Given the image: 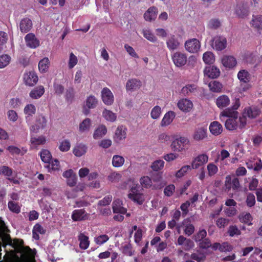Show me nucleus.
<instances>
[{
  "label": "nucleus",
  "instance_id": "1",
  "mask_svg": "<svg viewBox=\"0 0 262 262\" xmlns=\"http://www.w3.org/2000/svg\"><path fill=\"white\" fill-rule=\"evenodd\" d=\"M246 108L243 110V113L242 117H239V121L240 123L238 125L237 122V118H228L225 122V127L229 130L236 129L238 127L243 128L246 125Z\"/></svg>",
  "mask_w": 262,
  "mask_h": 262
},
{
  "label": "nucleus",
  "instance_id": "2",
  "mask_svg": "<svg viewBox=\"0 0 262 262\" xmlns=\"http://www.w3.org/2000/svg\"><path fill=\"white\" fill-rule=\"evenodd\" d=\"M241 185L239 179L234 175H228L226 177L225 182V190L229 192L232 190L237 191L240 189Z\"/></svg>",
  "mask_w": 262,
  "mask_h": 262
},
{
  "label": "nucleus",
  "instance_id": "3",
  "mask_svg": "<svg viewBox=\"0 0 262 262\" xmlns=\"http://www.w3.org/2000/svg\"><path fill=\"white\" fill-rule=\"evenodd\" d=\"M239 106V99L236 98L231 107H228L221 113L220 117H226L229 118H237L238 113L236 110L238 108Z\"/></svg>",
  "mask_w": 262,
  "mask_h": 262
},
{
  "label": "nucleus",
  "instance_id": "4",
  "mask_svg": "<svg viewBox=\"0 0 262 262\" xmlns=\"http://www.w3.org/2000/svg\"><path fill=\"white\" fill-rule=\"evenodd\" d=\"M189 140L186 137H181L174 140L171 143V147L173 150L181 152L186 148Z\"/></svg>",
  "mask_w": 262,
  "mask_h": 262
},
{
  "label": "nucleus",
  "instance_id": "5",
  "mask_svg": "<svg viewBox=\"0 0 262 262\" xmlns=\"http://www.w3.org/2000/svg\"><path fill=\"white\" fill-rule=\"evenodd\" d=\"M90 214L84 209L74 210L72 213L71 219L74 222H80L90 219Z\"/></svg>",
  "mask_w": 262,
  "mask_h": 262
},
{
  "label": "nucleus",
  "instance_id": "6",
  "mask_svg": "<svg viewBox=\"0 0 262 262\" xmlns=\"http://www.w3.org/2000/svg\"><path fill=\"white\" fill-rule=\"evenodd\" d=\"M171 58L174 65L179 68L185 65L187 61L186 54L181 52L174 53L171 56Z\"/></svg>",
  "mask_w": 262,
  "mask_h": 262
},
{
  "label": "nucleus",
  "instance_id": "7",
  "mask_svg": "<svg viewBox=\"0 0 262 262\" xmlns=\"http://www.w3.org/2000/svg\"><path fill=\"white\" fill-rule=\"evenodd\" d=\"M185 48L190 53H197L201 48V43L198 39L192 38L185 42Z\"/></svg>",
  "mask_w": 262,
  "mask_h": 262
},
{
  "label": "nucleus",
  "instance_id": "8",
  "mask_svg": "<svg viewBox=\"0 0 262 262\" xmlns=\"http://www.w3.org/2000/svg\"><path fill=\"white\" fill-rule=\"evenodd\" d=\"M137 186L132 187L130 189V192L128 194V197L134 202L139 205H141L144 201L143 194L140 193Z\"/></svg>",
  "mask_w": 262,
  "mask_h": 262
},
{
  "label": "nucleus",
  "instance_id": "9",
  "mask_svg": "<svg viewBox=\"0 0 262 262\" xmlns=\"http://www.w3.org/2000/svg\"><path fill=\"white\" fill-rule=\"evenodd\" d=\"M101 98L103 103L107 105H112L114 101V95L107 88H104L101 91Z\"/></svg>",
  "mask_w": 262,
  "mask_h": 262
},
{
  "label": "nucleus",
  "instance_id": "10",
  "mask_svg": "<svg viewBox=\"0 0 262 262\" xmlns=\"http://www.w3.org/2000/svg\"><path fill=\"white\" fill-rule=\"evenodd\" d=\"M208 161V156L206 154H201L195 157L191 163L192 169H198L206 164Z\"/></svg>",
  "mask_w": 262,
  "mask_h": 262
},
{
  "label": "nucleus",
  "instance_id": "11",
  "mask_svg": "<svg viewBox=\"0 0 262 262\" xmlns=\"http://www.w3.org/2000/svg\"><path fill=\"white\" fill-rule=\"evenodd\" d=\"M212 45L213 49L216 50L222 51L227 46V40L224 37H215L212 40Z\"/></svg>",
  "mask_w": 262,
  "mask_h": 262
},
{
  "label": "nucleus",
  "instance_id": "12",
  "mask_svg": "<svg viewBox=\"0 0 262 262\" xmlns=\"http://www.w3.org/2000/svg\"><path fill=\"white\" fill-rule=\"evenodd\" d=\"M127 128L123 126H118L114 136V140L116 143H119L121 140H124L126 137Z\"/></svg>",
  "mask_w": 262,
  "mask_h": 262
},
{
  "label": "nucleus",
  "instance_id": "13",
  "mask_svg": "<svg viewBox=\"0 0 262 262\" xmlns=\"http://www.w3.org/2000/svg\"><path fill=\"white\" fill-rule=\"evenodd\" d=\"M24 79L26 85L32 86L38 81V76L34 72L30 71L24 74Z\"/></svg>",
  "mask_w": 262,
  "mask_h": 262
},
{
  "label": "nucleus",
  "instance_id": "14",
  "mask_svg": "<svg viewBox=\"0 0 262 262\" xmlns=\"http://www.w3.org/2000/svg\"><path fill=\"white\" fill-rule=\"evenodd\" d=\"M25 40L27 47L30 48H36L39 45V41L32 33L27 34L25 37Z\"/></svg>",
  "mask_w": 262,
  "mask_h": 262
},
{
  "label": "nucleus",
  "instance_id": "15",
  "mask_svg": "<svg viewBox=\"0 0 262 262\" xmlns=\"http://www.w3.org/2000/svg\"><path fill=\"white\" fill-rule=\"evenodd\" d=\"M32 20L28 17H25L21 19L19 23V29L21 33L29 32L32 28Z\"/></svg>",
  "mask_w": 262,
  "mask_h": 262
},
{
  "label": "nucleus",
  "instance_id": "16",
  "mask_svg": "<svg viewBox=\"0 0 262 262\" xmlns=\"http://www.w3.org/2000/svg\"><path fill=\"white\" fill-rule=\"evenodd\" d=\"M179 108L184 112H189L193 107V103L190 100L186 98H183L178 102Z\"/></svg>",
  "mask_w": 262,
  "mask_h": 262
},
{
  "label": "nucleus",
  "instance_id": "17",
  "mask_svg": "<svg viewBox=\"0 0 262 262\" xmlns=\"http://www.w3.org/2000/svg\"><path fill=\"white\" fill-rule=\"evenodd\" d=\"M142 86V82L137 78L128 79L126 83V89L131 92L139 89Z\"/></svg>",
  "mask_w": 262,
  "mask_h": 262
},
{
  "label": "nucleus",
  "instance_id": "18",
  "mask_svg": "<svg viewBox=\"0 0 262 262\" xmlns=\"http://www.w3.org/2000/svg\"><path fill=\"white\" fill-rule=\"evenodd\" d=\"M158 9L155 6H152L145 11L144 14V18L146 21L150 22L156 19Z\"/></svg>",
  "mask_w": 262,
  "mask_h": 262
},
{
  "label": "nucleus",
  "instance_id": "19",
  "mask_svg": "<svg viewBox=\"0 0 262 262\" xmlns=\"http://www.w3.org/2000/svg\"><path fill=\"white\" fill-rule=\"evenodd\" d=\"M77 238L79 242V248L82 250L87 249L90 244L89 236L84 232H80Z\"/></svg>",
  "mask_w": 262,
  "mask_h": 262
},
{
  "label": "nucleus",
  "instance_id": "20",
  "mask_svg": "<svg viewBox=\"0 0 262 262\" xmlns=\"http://www.w3.org/2000/svg\"><path fill=\"white\" fill-rule=\"evenodd\" d=\"M113 210L114 213L124 214L126 213L127 209L123 207V204L120 199H116L113 202Z\"/></svg>",
  "mask_w": 262,
  "mask_h": 262
},
{
  "label": "nucleus",
  "instance_id": "21",
  "mask_svg": "<svg viewBox=\"0 0 262 262\" xmlns=\"http://www.w3.org/2000/svg\"><path fill=\"white\" fill-rule=\"evenodd\" d=\"M204 74L208 77L214 79L220 76V71L215 67L210 66L205 69Z\"/></svg>",
  "mask_w": 262,
  "mask_h": 262
},
{
  "label": "nucleus",
  "instance_id": "22",
  "mask_svg": "<svg viewBox=\"0 0 262 262\" xmlns=\"http://www.w3.org/2000/svg\"><path fill=\"white\" fill-rule=\"evenodd\" d=\"M230 102L228 96L226 95H222L216 98L215 103L219 108L222 109L228 106Z\"/></svg>",
  "mask_w": 262,
  "mask_h": 262
},
{
  "label": "nucleus",
  "instance_id": "23",
  "mask_svg": "<svg viewBox=\"0 0 262 262\" xmlns=\"http://www.w3.org/2000/svg\"><path fill=\"white\" fill-rule=\"evenodd\" d=\"M222 62L224 67L228 68H232L236 64L235 58L232 56H224L222 59Z\"/></svg>",
  "mask_w": 262,
  "mask_h": 262
},
{
  "label": "nucleus",
  "instance_id": "24",
  "mask_svg": "<svg viewBox=\"0 0 262 262\" xmlns=\"http://www.w3.org/2000/svg\"><path fill=\"white\" fill-rule=\"evenodd\" d=\"M45 93L44 87L42 85L35 88L29 93L30 97L34 99L40 98Z\"/></svg>",
  "mask_w": 262,
  "mask_h": 262
},
{
  "label": "nucleus",
  "instance_id": "25",
  "mask_svg": "<svg viewBox=\"0 0 262 262\" xmlns=\"http://www.w3.org/2000/svg\"><path fill=\"white\" fill-rule=\"evenodd\" d=\"M7 149L12 155L24 156L27 152V149L25 147H23L21 149H20L18 147L13 145L9 146Z\"/></svg>",
  "mask_w": 262,
  "mask_h": 262
},
{
  "label": "nucleus",
  "instance_id": "26",
  "mask_svg": "<svg viewBox=\"0 0 262 262\" xmlns=\"http://www.w3.org/2000/svg\"><path fill=\"white\" fill-rule=\"evenodd\" d=\"M175 116V113L172 111H169L166 113L161 121V126H166L169 125L173 121Z\"/></svg>",
  "mask_w": 262,
  "mask_h": 262
},
{
  "label": "nucleus",
  "instance_id": "27",
  "mask_svg": "<svg viewBox=\"0 0 262 262\" xmlns=\"http://www.w3.org/2000/svg\"><path fill=\"white\" fill-rule=\"evenodd\" d=\"M250 25L253 28L257 30H260L262 29V15H253L252 19L250 21Z\"/></svg>",
  "mask_w": 262,
  "mask_h": 262
},
{
  "label": "nucleus",
  "instance_id": "28",
  "mask_svg": "<svg viewBox=\"0 0 262 262\" xmlns=\"http://www.w3.org/2000/svg\"><path fill=\"white\" fill-rule=\"evenodd\" d=\"M209 129L212 134L217 136L222 133L223 127L219 122L214 121L210 124Z\"/></svg>",
  "mask_w": 262,
  "mask_h": 262
},
{
  "label": "nucleus",
  "instance_id": "29",
  "mask_svg": "<svg viewBox=\"0 0 262 262\" xmlns=\"http://www.w3.org/2000/svg\"><path fill=\"white\" fill-rule=\"evenodd\" d=\"M189 257L192 260H195L196 262H204L206 259V254L200 250H197L196 252L191 253Z\"/></svg>",
  "mask_w": 262,
  "mask_h": 262
},
{
  "label": "nucleus",
  "instance_id": "30",
  "mask_svg": "<svg viewBox=\"0 0 262 262\" xmlns=\"http://www.w3.org/2000/svg\"><path fill=\"white\" fill-rule=\"evenodd\" d=\"M167 48L170 50H174L178 48L180 42L174 35L171 36L166 41Z\"/></svg>",
  "mask_w": 262,
  "mask_h": 262
},
{
  "label": "nucleus",
  "instance_id": "31",
  "mask_svg": "<svg viewBox=\"0 0 262 262\" xmlns=\"http://www.w3.org/2000/svg\"><path fill=\"white\" fill-rule=\"evenodd\" d=\"M31 145L34 147L43 145L46 142V138L43 136H40L38 137H31L30 138Z\"/></svg>",
  "mask_w": 262,
  "mask_h": 262
},
{
  "label": "nucleus",
  "instance_id": "32",
  "mask_svg": "<svg viewBox=\"0 0 262 262\" xmlns=\"http://www.w3.org/2000/svg\"><path fill=\"white\" fill-rule=\"evenodd\" d=\"M87 150V147L83 144H79L76 146L73 150V152L76 157H80L84 155Z\"/></svg>",
  "mask_w": 262,
  "mask_h": 262
},
{
  "label": "nucleus",
  "instance_id": "33",
  "mask_svg": "<svg viewBox=\"0 0 262 262\" xmlns=\"http://www.w3.org/2000/svg\"><path fill=\"white\" fill-rule=\"evenodd\" d=\"M107 132V129L105 125H100L94 132L93 137L95 139H98L104 136Z\"/></svg>",
  "mask_w": 262,
  "mask_h": 262
},
{
  "label": "nucleus",
  "instance_id": "34",
  "mask_svg": "<svg viewBox=\"0 0 262 262\" xmlns=\"http://www.w3.org/2000/svg\"><path fill=\"white\" fill-rule=\"evenodd\" d=\"M208 86L213 92H220L223 88L222 84L218 81L212 80L210 81L208 84Z\"/></svg>",
  "mask_w": 262,
  "mask_h": 262
},
{
  "label": "nucleus",
  "instance_id": "35",
  "mask_svg": "<svg viewBox=\"0 0 262 262\" xmlns=\"http://www.w3.org/2000/svg\"><path fill=\"white\" fill-rule=\"evenodd\" d=\"M260 109L256 106H251L247 109V116L251 118H255L260 114Z\"/></svg>",
  "mask_w": 262,
  "mask_h": 262
},
{
  "label": "nucleus",
  "instance_id": "36",
  "mask_svg": "<svg viewBox=\"0 0 262 262\" xmlns=\"http://www.w3.org/2000/svg\"><path fill=\"white\" fill-rule=\"evenodd\" d=\"M39 155L42 161L44 163H48L52 160V155L50 151L47 149H42L40 151Z\"/></svg>",
  "mask_w": 262,
  "mask_h": 262
},
{
  "label": "nucleus",
  "instance_id": "37",
  "mask_svg": "<svg viewBox=\"0 0 262 262\" xmlns=\"http://www.w3.org/2000/svg\"><path fill=\"white\" fill-rule=\"evenodd\" d=\"M50 61L47 57L43 58L38 63V69L40 72H47L49 67Z\"/></svg>",
  "mask_w": 262,
  "mask_h": 262
},
{
  "label": "nucleus",
  "instance_id": "38",
  "mask_svg": "<svg viewBox=\"0 0 262 262\" xmlns=\"http://www.w3.org/2000/svg\"><path fill=\"white\" fill-rule=\"evenodd\" d=\"M206 136V129L203 127L198 128L194 133L193 138L195 140H203Z\"/></svg>",
  "mask_w": 262,
  "mask_h": 262
},
{
  "label": "nucleus",
  "instance_id": "39",
  "mask_svg": "<svg viewBox=\"0 0 262 262\" xmlns=\"http://www.w3.org/2000/svg\"><path fill=\"white\" fill-rule=\"evenodd\" d=\"M35 112V106L32 104H27L24 108V113L26 115V117L27 119L34 115Z\"/></svg>",
  "mask_w": 262,
  "mask_h": 262
},
{
  "label": "nucleus",
  "instance_id": "40",
  "mask_svg": "<svg viewBox=\"0 0 262 262\" xmlns=\"http://www.w3.org/2000/svg\"><path fill=\"white\" fill-rule=\"evenodd\" d=\"M247 166L249 169L258 172L262 169V161L261 159H258L253 164L247 162Z\"/></svg>",
  "mask_w": 262,
  "mask_h": 262
},
{
  "label": "nucleus",
  "instance_id": "41",
  "mask_svg": "<svg viewBox=\"0 0 262 262\" xmlns=\"http://www.w3.org/2000/svg\"><path fill=\"white\" fill-rule=\"evenodd\" d=\"M124 163V159L123 157L119 155H115L113 157L112 164L115 167H119L123 165Z\"/></svg>",
  "mask_w": 262,
  "mask_h": 262
},
{
  "label": "nucleus",
  "instance_id": "42",
  "mask_svg": "<svg viewBox=\"0 0 262 262\" xmlns=\"http://www.w3.org/2000/svg\"><path fill=\"white\" fill-rule=\"evenodd\" d=\"M236 14L240 17H244L246 14V8L244 3H237L235 8Z\"/></svg>",
  "mask_w": 262,
  "mask_h": 262
},
{
  "label": "nucleus",
  "instance_id": "43",
  "mask_svg": "<svg viewBox=\"0 0 262 262\" xmlns=\"http://www.w3.org/2000/svg\"><path fill=\"white\" fill-rule=\"evenodd\" d=\"M203 59L205 63L210 64L214 62V56L212 52H206L203 54Z\"/></svg>",
  "mask_w": 262,
  "mask_h": 262
},
{
  "label": "nucleus",
  "instance_id": "44",
  "mask_svg": "<svg viewBox=\"0 0 262 262\" xmlns=\"http://www.w3.org/2000/svg\"><path fill=\"white\" fill-rule=\"evenodd\" d=\"M103 116L107 121L114 122L116 119V115L115 113L110 110L105 109L102 113Z\"/></svg>",
  "mask_w": 262,
  "mask_h": 262
},
{
  "label": "nucleus",
  "instance_id": "45",
  "mask_svg": "<svg viewBox=\"0 0 262 262\" xmlns=\"http://www.w3.org/2000/svg\"><path fill=\"white\" fill-rule=\"evenodd\" d=\"M142 34L144 37L148 40L152 42H155L157 41L156 37L149 30L143 29Z\"/></svg>",
  "mask_w": 262,
  "mask_h": 262
},
{
  "label": "nucleus",
  "instance_id": "46",
  "mask_svg": "<svg viewBox=\"0 0 262 262\" xmlns=\"http://www.w3.org/2000/svg\"><path fill=\"white\" fill-rule=\"evenodd\" d=\"M97 100L94 96H90L86 100V105L89 108H93L97 104Z\"/></svg>",
  "mask_w": 262,
  "mask_h": 262
},
{
  "label": "nucleus",
  "instance_id": "47",
  "mask_svg": "<svg viewBox=\"0 0 262 262\" xmlns=\"http://www.w3.org/2000/svg\"><path fill=\"white\" fill-rule=\"evenodd\" d=\"M48 165L47 167L49 169V171H57L59 169L60 165L59 162L57 159H54L52 161L51 163H48Z\"/></svg>",
  "mask_w": 262,
  "mask_h": 262
},
{
  "label": "nucleus",
  "instance_id": "48",
  "mask_svg": "<svg viewBox=\"0 0 262 262\" xmlns=\"http://www.w3.org/2000/svg\"><path fill=\"white\" fill-rule=\"evenodd\" d=\"M109 237L106 234H101L94 238L95 243L98 245H102L109 240Z\"/></svg>",
  "mask_w": 262,
  "mask_h": 262
},
{
  "label": "nucleus",
  "instance_id": "49",
  "mask_svg": "<svg viewBox=\"0 0 262 262\" xmlns=\"http://www.w3.org/2000/svg\"><path fill=\"white\" fill-rule=\"evenodd\" d=\"M71 147V143L69 140H64L60 142L58 148L62 152L69 151Z\"/></svg>",
  "mask_w": 262,
  "mask_h": 262
},
{
  "label": "nucleus",
  "instance_id": "50",
  "mask_svg": "<svg viewBox=\"0 0 262 262\" xmlns=\"http://www.w3.org/2000/svg\"><path fill=\"white\" fill-rule=\"evenodd\" d=\"M11 57L7 54H3L0 56V68H4L9 64Z\"/></svg>",
  "mask_w": 262,
  "mask_h": 262
},
{
  "label": "nucleus",
  "instance_id": "51",
  "mask_svg": "<svg viewBox=\"0 0 262 262\" xmlns=\"http://www.w3.org/2000/svg\"><path fill=\"white\" fill-rule=\"evenodd\" d=\"M8 207L11 211L14 213H19L20 212V208L18 204L13 201H9Z\"/></svg>",
  "mask_w": 262,
  "mask_h": 262
},
{
  "label": "nucleus",
  "instance_id": "52",
  "mask_svg": "<svg viewBox=\"0 0 262 262\" xmlns=\"http://www.w3.org/2000/svg\"><path fill=\"white\" fill-rule=\"evenodd\" d=\"M192 169L191 166L185 165L179 169L176 173V177L177 178H181L184 176L188 171Z\"/></svg>",
  "mask_w": 262,
  "mask_h": 262
},
{
  "label": "nucleus",
  "instance_id": "53",
  "mask_svg": "<svg viewBox=\"0 0 262 262\" xmlns=\"http://www.w3.org/2000/svg\"><path fill=\"white\" fill-rule=\"evenodd\" d=\"M196 90L194 84H188L182 89L181 92L184 95H188L189 93H193Z\"/></svg>",
  "mask_w": 262,
  "mask_h": 262
},
{
  "label": "nucleus",
  "instance_id": "54",
  "mask_svg": "<svg viewBox=\"0 0 262 262\" xmlns=\"http://www.w3.org/2000/svg\"><path fill=\"white\" fill-rule=\"evenodd\" d=\"M140 183L142 187L148 188L151 186L152 181L148 176H144L140 179Z\"/></svg>",
  "mask_w": 262,
  "mask_h": 262
},
{
  "label": "nucleus",
  "instance_id": "55",
  "mask_svg": "<svg viewBox=\"0 0 262 262\" xmlns=\"http://www.w3.org/2000/svg\"><path fill=\"white\" fill-rule=\"evenodd\" d=\"M164 165V162L162 160H157L154 161L151 166L152 169L157 171L163 168Z\"/></svg>",
  "mask_w": 262,
  "mask_h": 262
},
{
  "label": "nucleus",
  "instance_id": "56",
  "mask_svg": "<svg viewBox=\"0 0 262 262\" xmlns=\"http://www.w3.org/2000/svg\"><path fill=\"white\" fill-rule=\"evenodd\" d=\"M91 120L89 118H86L80 124V130L81 132L89 130L91 126Z\"/></svg>",
  "mask_w": 262,
  "mask_h": 262
},
{
  "label": "nucleus",
  "instance_id": "57",
  "mask_svg": "<svg viewBox=\"0 0 262 262\" xmlns=\"http://www.w3.org/2000/svg\"><path fill=\"white\" fill-rule=\"evenodd\" d=\"M13 170L7 166H2L0 167V174L10 177L12 175Z\"/></svg>",
  "mask_w": 262,
  "mask_h": 262
},
{
  "label": "nucleus",
  "instance_id": "58",
  "mask_svg": "<svg viewBox=\"0 0 262 262\" xmlns=\"http://www.w3.org/2000/svg\"><path fill=\"white\" fill-rule=\"evenodd\" d=\"M77 57L73 53L71 52L70 54L69 60L68 62L69 68L70 69L73 68L77 64Z\"/></svg>",
  "mask_w": 262,
  "mask_h": 262
},
{
  "label": "nucleus",
  "instance_id": "59",
  "mask_svg": "<svg viewBox=\"0 0 262 262\" xmlns=\"http://www.w3.org/2000/svg\"><path fill=\"white\" fill-rule=\"evenodd\" d=\"M207 169L208 174L210 177L214 176L218 171V167L213 163H209L207 165Z\"/></svg>",
  "mask_w": 262,
  "mask_h": 262
},
{
  "label": "nucleus",
  "instance_id": "60",
  "mask_svg": "<svg viewBox=\"0 0 262 262\" xmlns=\"http://www.w3.org/2000/svg\"><path fill=\"white\" fill-rule=\"evenodd\" d=\"M112 201V196L111 195H107L105 196L103 199L99 201L98 202V206H105L108 205Z\"/></svg>",
  "mask_w": 262,
  "mask_h": 262
},
{
  "label": "nucleus",
  "instance_id": "61",
  "mask_svg": "<svg viewBox=\"0 0 262 262\" xmlns=\"http://www.w3.org/2000/svg\"><path fill=\"white\" fill-rule=\"evenodd\" d=\"M229 223V220L220 217L216 220V225L219 228H223L227 226Z\"/></svg>",
  "mask_w": 262,
  "mask_h": 262
},
{
  "label": "nucleus",
  "instance_id": "62",
  "mask_svg": "<svg viewBox=\"0 0 262 262\" xmlns=\"http://www.w3.org/2000/svg\"><path fill=\"white\" fill-rule=\"evenodd\" d=\"M161 113V107L158 105L155 106L150 113L151 117L154 119H158Z\"/></svg>",
  "mask_w": 262,
  "mask_h": 262
},
{
  "label": "nucleus",
  "instance_id": "63",
  "mask_svg": "<svg viewBox=\"0 0 262 262\" xmlns=\"http://www.w3.org/2000/svg\"><path fill=\"white\" fill-rule=\"evenodd\" d=\"M36 124L40 128H44L47 125V120L45 116H39L36 119Z\"/></svg>",
  "mask_w": 262,
  "mask_h": 262
},
{
  "label": "nucleus",
  "instance_id": "64",
  "mask_svg": "<svg viewBox=\"0 0 262 262\" xmlns=\"http://www.w3.org/2000/svg\"><path fill=\"white\" fill-rule=\"evenodd\" d=\"M124 47L126 52L130 56L135 58H138L139 57L138 55L137 54V53L136 52L134 49L132 47L129 46L128 44H125Z\"/></svg>",
  "mask_w": 262,
  "mask_h": 262
}]
</instances>
